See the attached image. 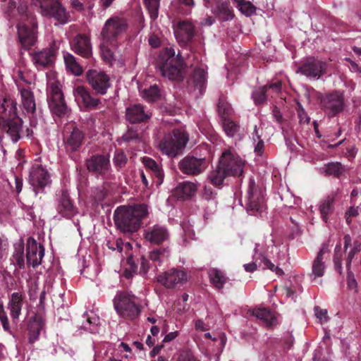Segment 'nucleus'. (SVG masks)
<instances>
[{
  "label": "nucleus",
  "mask_w": 361,
  "mask_h": 361,
  "mask_svg": "<svg viewBox=\"0 0 361 361\" xmlns=\"http://www.w3.org/2000/svg\"><path fill=\"white\" fill-rule=\"evenodd\" d=\"M147 214V207L145 204L122 205L114 211V220L118 230L124 233L130 234L138 231L142 219Z\"/></svg>",
  "instance_id": "obj_1"
},
{
  "label": "nucleus",
  "mask_w": 361,
  "mask_h": 361,
  "mask_svg": "<svg viewBox=\"0 0 361 361\" xmlns=\"http://www.w3.org/2000/svg\"><path fill=\"white\" fill-rule=\"evenodd\" d=\"M23 120L17 114V103L10 97H5L0 106V130L6 133L13 142L20 139ZM3 136L0 135V144Z\"/></svg>",
  "instance_id": "obj_2"
},
{
  "label": "nucleus",
  "mask_w": 361,
  "mask_h": 361,
  "mask_svg": "<svg viewBox=\"0 0 361 361\" xmlns=\"http://www.w3.org/2000/svg\"><path fill=\"white\" fill-rule=\"evenodd\" d=\"M157 67L163 77L170 80H182L183 78V61L181 56H176L172 48H165L159 54Z\"/></svg>",
  "instance_id": "obj_3"
},
{
  "label": "nucleus",
  "mask_w": 361,
  "mask_h": 361,
  "mask_svg": "<svg viewBox=\"0 0 361 361\" xmlns=\"http://www.w3.org/2000/svg\"><path fill=\"white\" fill-rule=\"evenodd\" d=\"M188 141V135L185 130L173 129L164 136L159 146L163 154L173 158L182 152Z\"/></svg>",
  "instance_id": "obj_4"
},
{
  "label": "nucleus",
  "mask_w": 361,
  "mask_h": 361,
  "mask_svg": "<svg viewBox=\"0 0 361 361\" xmlns=\"http://www.w3.org/2000/svg\"><path fill=\"white\" fill-rule=\"evenodd\" d=\"M128 23L126 18L119 16H112L104 23L101 36L107 44L116 47L118 40L127 31Z\"/></svg>",
  "instance_id": "obj_5"
},
{
  "label": "nucleus",
  "mask_w": 361,
  "mask_h": 361,
  "mask_svg": "<svg viewBox=\"0 0 361 361\" xmlns=\"http://www.w3.org/2000/svg\"><path fill=\"white\" fill-rule=\"evenodd\" d=\"M136 297L128 292H120L114 299L116 312L126 319L133 320L140 313V308L136 302Z\"/></svg>",
  "instance_id": "obj_6"
},
{
  "label": "nucleus",
  "mask_w": 361,
  "mask_h": 361,
  "mask_svg": "<svg viewBox=\"0 0 361 361\" xmlns=\"http://www.w3.org/2000/svg\"><path fill=\"white\" fill-rule=\"evenodd\" d=\"M85 166L89 173L104 180L108 179L112 171L108 154L92 155L85 160Z\"/></svg>",
  "instance_id": "obj_7"
},
{
  "label": "nucleus",
  "mask_w": 361,
  "mask_h": 361,
  "mask_svg": "<svg viewBox=\"0 0 361 361\" xmlns=\"http://www.w3.org/2000/svg\"><path fill=\"white\" fill-rule=\"evenodd\" d=\"M58 47L53 42L49 47L30 53L32 61L38 70L51 67L56 60Z\"/></svg>",
  "instance_id": "obj_8"
},
{
  "label": "nucleus",
  "mask_w": 361,
  "mask_h": 361,
  "mask_svg": "<svg viewBox=\"0 0 361 361\" xmlns=\"http://www.w3.org/2000/svg\"><path fill=\"white\" fill-rule=\"evenodd\" d=\"M48 104L51 111L59 117L65 116L68 112V106L58 82H53L49 86Z\"/></svg>",
  "instance_id": "obj_9"
},
{
  "label": "nucleus",
  "mask_w": 361,
  "mask_h": 361,
  "mask_svg": "<svg viewBox=\"0 0 361 361\" xmlns=\"http://www.w3.org/2000/svg\"><path fill=\"white\" fill-rule=\"evenodd\" d=\"M207 167L205 158L196 157L194 155H187L178 163L179 170L188 176H196L202 173Z\"/></svg>",
  "instance_id": "obj_10"
},
{
  "label": "nucleus",
  "mask_w": 361,
  "mask_h": 361,
  "mask_svg": "<svg viewBox=\"0 0 361 361\" xmlns=\"http://www.w3.org/2000/svg\"><path fill=\"white\" fill-rule=\"evenodd\" d=\"M219 164L228 176H240L243 173L244 162L229 149L223 152Z\"/></svg>",
  "instance_id": "obj_11"
},
{
  "label": "nucleus",
  "mask_w": 361,
  "mask_h": 361,
  "mask_svg": "<svg viewBox=\"0 0 361 361\" xmlns=\"http://www.w3.org/2000/svg\"><path fill=\"white\" fill-rule=\"evenodd\" d=\"M86 78L97 94L104 95L111 87L109 76L103 71L89 70Z\"/></svg>",
  "instance_id": "obj_12"
},
{
  "label": "nucleus",
  "mask_w": 361,
  "mask_h": 361,
  "mask_svg": "<svg viewBox=\"0 0 361 361\" xmlns=\"http://www.w3.org/2000/svg\"><path fill=\"white\" fill-rule=\"evenodd\" d=\"M187 274L181 269H171L157 277L158 283L166 288H174L181 286L187 281Z\"/></svg>",
  "instance_id": "obj_13"
},
{
  "label": "nucleus",
  "mask_w": 361,
  "mask_h": 361,
  "mask_svg": "<svg viewBox=\"0 0 361 361\" xmlns=\"http://www.w3.org/2000/svg\"><path fill=\"white\" fill-rule=\"evenodd\" d=\"M327 63L314 57L307 58L298 67V73L312 78H319L326 73Z\"/></svg>",
  "instance_id": "obj_14"
},
{
  "label": "nucleus",
  "mask_w": 361,
  "mask_h": 361,
  "mask_svg": "<svg viewBox=\"0 0 361 361\" xmlns=\"http://www.w3.org/2000/svg\"><path fill=\"white\" fill-rule=\"evenodd\" d=\"M48 171L41 165H34L30 172L29 181L35 194L42 192L45 186L50 183Z\"/></svg>",
  "instance_id": "obj_15"
},
{
  "label": "nucleus",
  "mask_w": 361,
  "mask_h": 361,
  "mask_svg": "<svg viewBox=\"0 0 361 361\" xmlns=\"http://www.w3.org/2000/svg\"><path fill=\"white\" fill-rule=\"evenodd\" d=\"M320 104L322 109L330 116H334L343 111L344 100L342 94L334 92L326 94L321 97Z\"/></svg>",
  "instance_id": "obj_16"
},
{
  "label": "nucleus",
  "mask_w": 361,
  "mask_h": 361,
  "mask_svg": "<svg viewBox=\"0 0 361 361\" xmlns=\"http://www.w3.org/2000/svg\"><path fill=\"white\" fill-rule=\"evenodd\" d=\"M85 142V133L77 127L63 135L64 147L67 153L72 154L80 150Z\"/></svg>",
  "instance_id": "obj_17"
},
{
  "label": "nucleus",
  "mask_w": 361,
  "mask_h": 361,
  "mask_svg": "<svg viewBox=\"0 0 361 361\" xmlns=\"http://www.w3.org/2000/svg\"><path fill=\"white\" fill-rule=\"evenodd\" d=\"M207 82V72L204 68L196 67L187 80V88L191 92L197 91V94L202 95L204 92Z\"/></svg>",
  "instance_id": "obj_18"
},
{
  "label": "nucleus",
  "mask_w": 361,
  "mask_h": 361,
  "mask_svg": "<svg viewBox=\"0 0 361 361\" xmlns=\"http://www.w3.org/2000/svg\"><path fill=\"white\" fill-rule=\"evenodd\" d=\"M44 255V247L37 241L29 238L26 244V262L28 267H37L41 264Z\"/></svg>",
  "instance_id": "obj_19"
},
{
  "label": "nucleus",
  "mask_w": 361,
  "mask_h": 361,
  "mask_svg": "<svg viewBox=\"0 0 361 361\" xmlns=\"http://www.w3.org/2000/svg\"><path fill=\"white\" fill-rule=\"evenodd\" d=\"M18 36L19 42L25 49H29L37 41L36 31L37 25L31 20V25L29 27L24 23H19L18 26Z\"/></svg>",
  "instance_id": "obj_20"
},
{
  "label": "nucleus",
  "mask_w": 361,
  "mask_h": 361,
  "mask_svg": "<svg viewBox=\"0 0 361 361\" xmlns=\"http://www.w3.org/2000/svg\"><path fill=\"white\" fill-rule=\"evenodd\" d=\"M71 49L75 54L90 59L92 56V47L90 37L85 34H78L71 42Z\"/></svg>",
  "instance_id": "obj_21"
},
{
  "label": "nucleus",
  "mask_w": 361,
  "mask_h": 361,
  "mask_svg": "<svg viewBox=\"0 0 361 361\" xmlns=\"http://www.w3.org/2000/svg\"><path fill=\"white\" fill-rule=\"evenodd\" d=\"M247 201V208L250 211L257 212L262 210L264 197L261 190L257 188L255 180L252 178H251L249 182Z\"/></svg>",
  "instance_id": "obj_22"
},
{
  "label": "nucleus",
  "mask_w": 361,
  "mask_h": 361,
  "mask_svg": "<svg viewBox=\"0 0 361 361\" xmlns=\"http://www.w3.org/2000/svg\"><path fill=\"white\" fill-rule=\"evenodd\" d=\"M175 35L179 42L187 45L196 35V30L192 22L183 20L178 22Z\"/></svg>",
  "instance_id": "obj_23"
},
{
  "label": "nucleus",
  "mask_w": 361,
  "mask_h": 361,
  "mask_svg": "<svg viewBox=\"0 0 361 361\" xmlns=\"http://www.w3.org/2000/svg\"><path fill=\"white\" fill-rule=\"evenodd\" d=\"M57 212L66 219H71L78 213V208L74 206L66 191H62L57 200Z\"/></svg>",
  "instance_id": "obj_24"
},
{
  "label": "nucleus",
  "mask_w": 361,
  "mask_h": 361,
  "mask_svg": "<svg viewBox=\"0 0 361 361\" xmlns=\"http://www.w3.org/2000/svg\"><path fill=\"white\" fill-rule=\"evenodd\" d=\"M145 238L151 244L160 245L169 240V233L166 227L154 225L145 231Z\"/></svg>",
  "instance_id": "obj_25"
},
{
  "label": "nucleus",
  "mask_w": 361,
  "mask_h": 361,
  "mask_svg": "<svg viewBox=\"0 0 361 361\" xmlns=\"http://www.w3.org/2000/svg\"><path fill=\"white\" fill-rule=\"evenodd\" d=\"M20 96L23 109L27 114L32 115V118H30V126L35 127L37 125V121L32 118L36 111L34 94L28 89L22 88L20 90Z\"/></svg>",
  "instance_id": "obj_26"
},
{
  "label": "nucleus",
  "mask_w": 361,
  "mask_h": 361,
  "mask_svg": "<svg viewBox=\"0 0 361 361\" xmlns=\"http://www.w3.org/2000/svg\"><path fill=\"white\" fill-rule=\"evenodd\" d=\"M126 119L132 123L145 122L150 115L146 113L142 105L136 104L130 106L126 109Z\"/></svg>",
  "instance_id": "obj_27"
},
{
  "label": "nucleus",
  "mask_w": 361,
  "mask_h": 361,
  "mask_svg": "<svg viewBox=\"0 0 361 361\" xmlns=\"http://www.w3.org/2000/svg\"><path fill=\"white\" fill-rule=\"evenodd\" d=\"M74 96L78 102H81L85 107L94 109L97 106L99 100L93 97L90 92L83 86H78L74 90Z\"/></svg>",
  "instance_id": "obj_28"
},
{
  "label": "nucleus",
  "mask_w": 361,
  "mask_h": 361,
  "mask_svg": "<svg viewBox=\"0 0 361 361\" xmlns=\"http://www.w3.org/2000/svg\"><path fill=\"white\" fill-rule=\"evenodd\" d=\"M142 163L146 170L154 178L157 186L160 185L164 180V174L161 167L152 158L144 157Z\"/></svg>",
  "instance_id": "obj_29"
},
{
  "label": "nucleus",
  "mask_w": 361,
  "mask_h": 361,
  "mask_svg": "<svg viewBox=\"0 0 361 361\" xmlns=\"http://www.w3.org/2000/svg\"><path fill=\"white\" fill-rule=\"evenodd\" d=\"M44 327V321L39 315L30 318L27 323L28 339L30 343L35 342Z\"/></svg>",
  "instance_id": "obj_30"
},
{
  "label": "nucleus",
  "mask_w": 361,
  "mask_h": 361,
  "mask_svg": "<svg viewBox=\"0 0 361 361\" xmlns=\"http://www.w3.org/2000/svg\"><path fill=\"white\" fill-rule=\"evenodd\" d=\"M23 300L24 297L20 293L15 292L11 294L8 307L13 322L18 319L21 314Z\"/></svg>",
  "instance_id": "obj_31"
},
{
  "label": "nucleus",
  "mask_w": 361,
  "mask_h": 361,
  "mask_svg": "<svg viewBox=\"0 0 361 361\" xmlns=\"http://www.w3.org/2000/svg\"><path fill=\"white\" fill-rule=\"evenodd\" d=\"M252 315L261 320L267 327H272L277 324L273 312L267 308H257L252 310Z\"/></svg>",
  "instance_id": "obj_32"
},
{
  "label": "nucleus",
  "mask_w": 361,
  "mask_h": 361,
  "mask_svg": "<svg viewBox=\"0 0 361 361\" xmlns=\"http://www.w3.org/2000/svg\"><path fill=\"white\" fill-rule=\"evenodd\" d=\"M170 250L169 247H160L154 249L149 254V259L155 263V267L160 266L170 256Z\"/></svg>",
  "instance_id": "obj_33"
},
{
  "label": "nucleus",
  "mask_w": 361,
  "mask_h": 361,
  "mask_svg": "<svg viewBox=\"0 0 361 361\" xmlns=\"http://www.w3.org/2000/svg\"><path fill=\"white\" fill-rule=\"evenodd\" d=\"M197 185L190 181H185L178 184L176 189V192L183 199H186L193 196L197 191Z\"/></svg>",
  "instance_id": "obj_34"
},
{
  "label": "nucleus",
  "mask_w": 361,
  "mask_h": 361,
  "mask_svg": "<svg viewBox=\"0 0 361 361\" xmlns=\"http://www.w3.org/2000/svg\"><path fill=\"white\" fill-rule=\"evenodd\" d=\"M335 201V195H329L321 202L319 205V211L322 219L327 222L329 215L334 211V203Z\"/></svg>",
  "instance_id": "obj_35"
},
{
  "label": "nucleus",
  "mask_w": 361,
  "mask_h": 361,
  "mask_svg": "<svg viewBox=\"0 0 361 361\" xmlns=\"http://www.w3.org/2000/svg\"><path fill=\"white\" fill-rule=\"evenodd\" d=\"M209 277L210 282L215 288L218 290L223 288L226 281V277L221 271L217 269H212L209 271Z\"/></svg>",
  "instance_id": "obj_36"
},
{
  "label": "nucleus",
  "mask_w": 361,
  "mask_h": 361,
  "mask_svg": "<svg viewBox=\"0 0 361 361\" xmlns=\"http://www.w3.org/2000/svg\"><path fill=\"white\" fill-rule=\"evenodd\" d=\"M326 176H333L339 178L346 171L345 166L339 162H330L322 168Z\"/></svg>",
  "instance_id": "obj_37"
},
{
  "label": "nucleus",
  "mask_w": 361,
  "mask_h": 361,
  "mask_svg": "<svg viewBox=\"0 0 361 361\" xmlns=\"http://www.w3.org/2000/svg\"><path fill=\"white\" fill-rule=\"evenodd\" d=\"M228 176L226 172L221 167V164L219 163L216 169L211 171L209 178L211 183L215 186L221 185L224 179Z\"/></svg>",
  "instance_id": "obj_38"
},
{
  "label": "nucleus",
  "mask_w": 361,
  "mask_h": 361,
  "mask_svg": "<svg viewBox=\"0 0 361 361\" xmlns=\"http://www.w3.org/2000/svg\"><path fill=\"white\" fill-rule=\"evenodd\" d=\"M11 261L18 269H23L25 268L24 246L23 244L15 246V250L12 255Z\"/></svg>",
  "instance_id": "obj_39"
},
{
  "label": "nucleus",
  "mask_w": 361,
  "mask_h": 361,
  "mask_svg": "<svg viewBox=\"0 0 361 361\" xmlns=\"http://www.w3.org/2000/svg\"><path fill=\"white\" fill-rule=\"evenodd\" d=\"M64 61L67 68L74 75H80L82 73V68L76 61V59L71 54L64 56Z\"/></svg>",
  "instance_id": "obj_40"
},
{
  "label": "nucleus",
  "mask_w": 361,
  "mask_h": 361,
  "mask_svg": "<svg viewBox=\"0 0 361 361\" xmlns=\"http://www.w3.org/2000/svg\"><path fill=\"white\" fill-rule=\"evenodd\" d=\"M142 97L148 102H154L160 96L159 88L157 85H151L149 87L141 91Z\"/></svg>",
  "instance_id": "obj_41"
},
{
  "label": "nucleus",
  "mask_w": 361,
  "mask_h": 361,
  "mask_svg": "<svg viewBox=\"0 0 361 361\" xmlns=\"http://www.w3.org/2000/svg\"><path fill=\"white\" fill-rule=\"evenodd\" d=\"M217 11L220 18L224 21L231 20L234 17L233 10L228 3H220L217 6Z\"/></svg>",
  "instance_id": "obj_42"
},
{
  "label": "nucleus",
  "mask_w": 361,
  "mask_h": 361,
  "mask_svg": "<svg viewBox=\"0 0 361 361\" xmlns=\"http://www.w3.org/2000/svg\"><path fill=\"white\" fill-rule=\"evenodd\" d=\"M234 2L236 3L237 7L241 13L247 16H250L255 12L256 8L250 1L246 0H234Z\"/></svg>",
  "instance_id": "obj_43"
},
{
  "label": "nucleus",
  "mask_w": 361,
  "mask_h": 361,
  "mask_svg": "<svg viewBox=\"0 0 361 361\" xmlns=\"http://www.w3.org/2000/svg\"><path fill=\"white\" fill-rule=\"evenodd\" d=\"M269 97L267 94V85H264L255 90L252 94L255 104H261L264 103Z\"/></svg>",
  "instance_id": "obj_44"
},
{
  "label": "nucleus",
  "mask_w": 361,
  "mask_h": 361,
  "mask_svg": "<svg viewBox=\"0 0 361 361\" xmlns=\"http://www.w3.org/2000/svg\"><path fill=\"white\" fill-rule=\"evenodd\" d=\"M224 130L229 137H233L238 131L239 126L232 120L224 118L222 120Z\"/></svg>",
  "instance_id": "obj_45"
},
{
  "label": "nucleus",
  "mask_w": 361,
  "mask_h": 361,
  "mask_svg": "<svg viewBox=\"0 0 361 361\" xmlns=\"http://www.w3.org/2000/svg\"><path fill=\"white\" fill-rule=\"evenodd\" d=\"M113 161L117 170H119L126 166L128 159L122 149H116L115 151Z\"/></svg>",
  "instance_id": "obj_46"
},
{
  "label": "nucleus",
  "mask_w": 361,
  "mask_h": 361,
  "mask_svg": "<svg viewBox=\"0 0 361 361\" xmlns=\"http://www.w3.org/2000/svg\"><path fill=\"white\" fill-rule=\"evenodd\" d=\"M325 264L323 262V258L317 257L313 262L312 268V274L314 277H322L324 274Z\"/></svg>",
  "instance_id": "obj_47"
},
{
  "label": "nucleus",
  "mask_w": 361,
  "mask_h": 361,
  "mask_svg": "<svg viewBox=\"0 0 361 361\" xmlns=\"http://www.w3.org/2000/svg\"><path fill=\"white\" fill-rule=\"evenodd\" d=\"M145 4L148 10L150 18L155 20L158 17L159 0H144Z\"/></svg>",
  "instance_id": "obj_48"
},
{
  "label": "nucleus",
  "mask_w": 361,
  "mask_h": 361,
  "mask_svg": "<svg viewBox=\"0 0 361 361\" xmlns=\"http://www.w3.org/2000/svg\"><path fill=\"white\" fill-rule=\"evenodd\" d=\"M267 85V94L271 97H274L275 96L281 94V90L282 88V82L280 80H277L275 82H271Z\"/></svg>",
  "instance_id": "obj_49"
},
{
  "label": "nucleus",
  "mask_w": 361,
  "mask_h": 361,
  "mask_svg": "<svg viewBox=\"0 0 361 361\" xmlns=\"http://www.w3.org/2000/svg\"><path fill=\"white\" fill-rule=\"evenodd\" d=\"M341 259H342L341 246V245H337L336 246L335 250H334V263L335 269L340 274L341 273V269H342Z\"/></svg>",
  "instance_id": "obj_50"
},
{
  "label": "nucleus",
  "mask_w": 361,
  "mask_h": 361,
  "mask_svg": "<svg viewBox=\"0 0 361 361\" xmlns=\"http://www.w3.org/2000/svg\"><path fill=\"white\" fill-rule=\"evenodd\" d=\"M122 137L125 142L138 141L140 139L137 130L133 127L129 128Z\"/></svg>",
  "instance_id": "obj_51"
},
{
  "label": "nucleus",
  "mask_w": 361,
  "mask_h": 361,
  "mask_svg": "<svg viewBox=\"0 0 361 361\" xmlns=\"http://www.w3.org/2000/svg\"><path fill=\"white\" fill-rule=\"evenodd\" d=\"M295 108L298 112L299 123L300 124H308L310 123V118L308 116L299 102H297V107Z\"/></svg>",
  "instance_id": "obj_52"
},
{
  "label": "nucleus",
  "mask_w": 361,
  "mask_h": 361,
  "mask_svg": "<svg viewBox=\"0 0 361 361\" xmlns=\"http://www.w3.org/2000/svg\"><path fill=\"white\" fill-rule=\"evenodd\" d=\"M0 321L4 330L7 332H11L8 319L4 310V305L1 303H0Z\"/></svg>",
  "instance_id": "obj_53"
},
{
  "label": "nucleus",
  "mask_w": 361,
  "mask_h": 361,
  "mask_svg": "<svg viewBox=\"0 0 361 361\" xmlns=\"http://www.w3.org/2000/svg\"><path fill=\"white\" fill-rule=\"evenodd\" d=\"M262 262L264 265V269H269L272 271L276 272L278 275L283 274V271L281 269L278 267H276L269 259L266 257H263L262 259Z\"/></svg>",
  "instance_id": "obj_54"
},
{
  "label": "nucleus",
  "mask_w": 361,
  "mask_h": 361,
  "mask_svg": "<svg viewBox=\"0 0 361 361\" xmlns=\"http://www.w3.org/2000/svg\"><path fill=\"white\" fill-rule=\"evenodd\" d=\"M107 195V190L104 187L96 188L93 192V197L97 202L103 201Z\"/></svg>",
  "instance_id": "obj_55"
},
{
  "label": "nucleus",
  "mask_w": 361,
  "mask_h": 361,
  "mask_svg": "<svg viewBox=\"0 0 361 361\" xmlns=\"http://www.w3.org/2000/svg\"><path fill=\"white\" fill-rule=\"evenodd\" d=\"M314 310L315 316L321 321V322H326L329 321V317L326 309H321L319 307L317 306L314 308Z\"/></svg>",
  "instance_id": "obj_56"
},
{
  "label": "nucleus",
  "mask_w": 361,
  "mask_h": 361,
  "mask_svg": "<svg viewBox=\"0 0 361 361\" xmlns=\"http://www.w3.org/2000/svg\"><path fill=\"white\" fill-rule=\"evenodd\" d=\"M347 285L348 288L353 290L354 293L357 292V283L355 279L354 274L349 271L347 274Z\"/></svg>",
  "instance_id": "obj_57"
},
{
  "label": "nucleus",
  "mask_w": 361,
  "mask_h": 361,
  "mask_svg": "<svg viewBox=\"0 0 361 361\" xmlns=\"http://www.w3.org/2000/svg\"><path fill=\"white\" fill-rule=\"evenodd\" d=\"M107 246L112 250H118L121 252L123 247V242L121 238H117L115 241H108Z\"/></svg>",
  "instance_id": "obj_58"
},
{
  "label": "nucleus",
  "mask_w": 361,
  "mask_h": 361,
  "mask_svg": "<svg viewBox=\"0 0 361 361\" xmlns=\"http://www.w3.org/2000/svg\"><path fill=\"white\" fill-rule=\"evenodd\" d=\"M358 214V207H350L345 214V218L347 224L348 225L350 224L352 218L356 217Z\"/></svg>",
  "instance_id": "obj_59"
},
{
  "label": "nucleus",
  "mask_w": 361,
  "mask_h": 361,
  "mask_svg": "<svg viewBox=\"0 0 361 361\" xmlns=\"http://www.w3.org/2000/svg\"><path fill=\"white\" fill-rule=\"evenodd\" d=\"M229 106L222 101H219L218 104V111L222 116V120L226 118L225 116L229 113Z\"/></svg>",
  "instance_id": "obj_60"
},
{
  "label": "nucleus",
  "mask_w": 361,
  "mask_h": 361,
  "mask_svg": "<svg viewBox=\"0 0 361 361\" xmlns=\"http://www.w3.org/2000/svg\"><path fill=\"white\" fill-rule=\"evenodd\" d=\"M281 295L285 298H289L293 297V290H292L290 286H284L281 288Z\"/></svg>",
  "instance_id": "obj_61"
},
{
  "label": "nucleus",
  "mask_w": 361,
  "mask_h": 361,
  "mask_svg": "<svg viewBox=\"0 0 361 361\" xmlns=\"http://www.w3.org/2000/svg\"><path fill=\"white\" fill-rule=\"evenodd\" d=\"M216 193L213 191L212 187L210 186H204V192H203V197L209 200L214 197Z\"/></svg>",
  "instance_id": "obj_62"
},
{
  "label": "nucleus",
  "mask_w": 361,
  "mask_h": 361,
  "mask_svg": "<svg viewBox=\"0 0 361 361\" xmlns=\"http://www.w3.org/2000/svg\"><path fill=\"white\" fill-rule=\"evenodd\" d=\"M149 269V261L147 259L142 256L140 258V269L143 274H146Z\"/></svg>",
  "instance_id": "obj_63"
},
{
  "label": "nucleus",
  "mask_w": 361,
  "mask_h": 361,
  "mask_svg": "<svg viewBox=\"0 0 361 361\" xmlns=\"http://www.w3.org/2000/svg\"><path fill=\"white\" fill-rule=\"evenodd\" d=\"M127 264L129 266L128 269H130L132 270V271L136 272L137 266L132 255H129L128 256Z\"/></svg>",
  "instance_id": "obj_64"
}]
</instances>
